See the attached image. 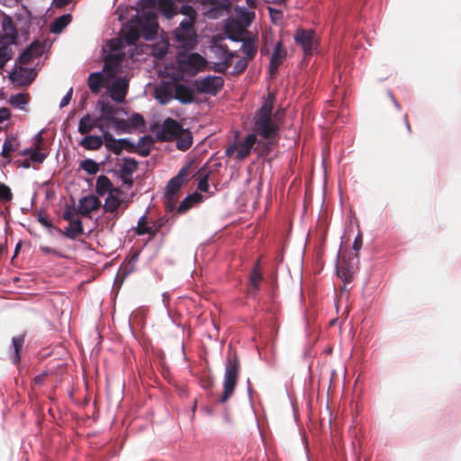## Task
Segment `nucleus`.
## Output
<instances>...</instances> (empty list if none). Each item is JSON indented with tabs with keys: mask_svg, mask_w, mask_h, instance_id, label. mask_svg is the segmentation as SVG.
Returning <instances> with one entry per match:
<instances>
[{
	"mask_svg": "<svg viewBox=\"0 0 461 461\" xmlns=\"http://www.w3.org/2000/svg\"><path fill=\"white\" fill-rule=\"evenodd\" d=\"M260 435H261V441L263 442V444L265 446V448H266V451H267V456L268 461H272L271 458H270V456H269L270 452L272 451V447L270 445L271 438L267 435V429L265 428V424H264L263 417L262 416H261V432H260Z\"/></svg>",
	"mask_w": 461,
	"mask_h": 461,
	"instance_id": "43",
	"label": "nucleus"
},
{
	"mask_svg": "<svg viewBox=\"0 0 461 461\" xmlns=\"http://www.w3.org/2000/svg\"><path fill=\"white\" fill-rule=\"evenodd\" d=\"M128 86L129 81L125 77H116L113 80L108 87L112 100L103 97L96 103L95 107L99 111L100 115H121V113L127 115L124 110L118 108L113 102L117 104L122 103L125 99Z\"/></svg>",
	"mask_w": 461,
	"mask_h": 461,
	"instance_id": "2",
	"label": "nucleus"
},
{
	"mask_svg": "<svg viewBox=\"0 0 461 461\" xmlns=\"http://www.w3.org/2000/svg\"><path fill=\"white\" fill-rule=\"evenodd\" d=\"M224 80L221 76H207L195 80V87L199 93L215 95L222 87Z\"/></svg>",
	"mask_w": 461,
	"mask_h": 461,
	"instance_id": "11",
	"label": "nucleus"
},
{
	"mask_svg": "<svg viewBox=\"0 0 461 461\" xmlns=\"http://www.w3.org/2000/svg\"><path fill=\"white\" fill-rule=\"evenodd\" d=\"M138 5L128 6L124 11L119 7V19L122 22L127 20L133 28L141 30L142 36L147 41L154 39L158 33L156 5L167 19L177 14V6L173 0H141Z\"/></svg>",
	"mask_w": 461,
	"mask_h": 461,
	"instance_id": "1",
	"label": "nucleus"
},
{
	"mask_svg": "<svg viewBox=\"0 0 461 461\" xmlns=\"http://www.w3.org/2000/svg\"><path fill=\"white\" fill-rule=\"evenodd\" d=\"M362 244H363V238H362V234L359 232L354 240V243H353L354 250H356L357 252L358 250H360Z\"/></svg>",
	"mask_w": 461,
	"mask_h": 461,
	"instance_id": "62",
	"label": "nucleus"
},
{
	"mask_svg": "<svg viewBox=\"0 0 461 461\" xmlns=\"http://www.w3.org/2000/svg\"><path fill=\"white\" fill-rule=\"evenodd\" d=\"M37 221L43 225L50 233H52V231L55 230L57 231H61L59 228L55 227L53 223L47 219L45 216H43L41 213H39L37 216Z\"/></svg>",
	"mask_w": 461,
	"mask_h": 461,
	"instance_id": "48",
	"label": "nucleus"
},
{
	"mask_svg": "<svg viewBox=\"0 0 461 461\" xmlns=\"http://www.w3.org/2000/svg\"><path fill=\"white\" fill-rule=\"evenodd\" d=\"M176 140V149L181 151L187 150L193 144L192 132L184 128V132L175 138Z\"/></svg>",
	"mask_w": 461,
	"mask_h": 461,
	"instance_id": "28",
	"label": "nucleus"
},
{
	"mask_svg": "<svg viewBox=\"0 0 461 461\" xmlns=\"http://www.w3.org/2000/svg\"><path fill=\"white\" fill-rule=\"evenodd\" d=\"M166 201L165 206L168 211H174L176 209V194H165Z\"/></svg>",
	"mask_w": 461,
	"mask_h": 461,
	"instance_id": "51",
	"label": "nucleus"
},
{
	"mask_svg": "<svg viewBox=\"0 0 461 461\" xmlns=\"http://www.w3.org/2000/svg\"><path fill=\"white\" fill-rule=\"evenodd\" d=\"M80 168L89 175H95L100 169V164L92 158H86L80 162Z\"/></svg>",
	"mask_w": 461,
	"mask_h": 461,
	"instance_id": "40",
	"label": "nucleus"
},
{
	"mask_svg": "<svg viewBox=\"0 0 461 461\" xmlns=\"http://www.w3.org/2000/svg\"><path fill=\"white\" fill-rule=\"evenodd\" d=\"M121 58L119 57H106L104 65L102 71L91 73L87 78V84L92 93H97L105 77L107 79L113 78L120 70Z\"/></svg>",
	"mask_w": 461,
	"mask_h": 461,
	"instance_id": "4",
	"label": "nucleus"
},
{
	"mask_svg": "<svg viewBox=\"0 0 461 461\" xmlns=\"http://www.w3.org/2000/svg\"><path fill=\"white\" fill-rule=\"evenodd\" d=\"M36 77V72L33 69H29L20 66L18 68H13L9 73V78L21 86L29 85Z\"/></svg>",
	"mask_w": 461,
	"mask_h": 461,
	"instance_id": "14",
	"label": "nucleus"
},
{
	"mask_svg": "<svg viewBox=\"0 0 461 461\" xmlns=\"http://www.w3.org/2000/svg\"><path fill=\"white\" fill-rule=\"evenodd\" d=\"M84 232L83 221L77 218L74 221L69 222V225L62 231L63 235L68 239L74 240Z\"/></svg>",
	"mask_w": 461,
	"mask_h": 461,
	"instance_id": "24",
	"label": "nucleus"
},
{
	"mask_svg": "<svg viewBox=\"0 0 461 461\" xmlns=\"http://www.w3.org/2000/svg\"><path fill=\"white\" fill-rule=\"evenodd\" d=\"M122 200L121 198L113 194V192H109L104 201V211L105 212H114L122 204Z\"/></svg>",
	"mask_w": 461,
	"mask_h": 461,
	"instance_id": "33",
	"label": "nucleus"
},
{
	"mask_svg": "<svg viewBox=\"0 0 461 461\" xmlns=\"http://www.w3.org/2000/svg\"><path fill=\"white\" fill-rule=\"evenodd\" d=\"M287 56V51L283 46L282 41L275 43L274 50L270 57L268 72L271 77H274L278 71L280 65L284 62Z\"/></svg>",
	"mask_w": 461,
	"mask_h": 461,
	"instance_id": "13",
	"label": "nucleus"
},
{
	"mask_svg": "<svg viewBox=\"0 0 461 461\" xmlns=\"http://www.w3.org/2000/svg\"><path fill=\"white\" fill-rule=\"evenodd\" d=\"M2 29L4 35L0 36V40L5 41L7 43H15L18 36L17 31L10 17L6 16L3 19Z\"/></svg>",
	"mask_w": 461,
	"mask_h": 461,
	"instance_id": "20",
	"label": "nucleus"
},
{
	"mask_svg": "<svg viewBox=\"0 0 461 461\" xmlns=\"http://www.w3.org/2000/svg\"><path fill=\"white\" fill-rule=\"evenodd\" d=\"M184 17L179 23V26L175 30V37L177 43L185 49H192L196 42V32L194 24L197 18L195 9L189 5H184L180 7L177 14Z\"/></svg>",
	"mask_w": 461,
	"mask_h": 461,
	"instance_id": "3",
	"label": "nucleus"
},
{
	"mask_svg": "<svg viewBox=\"0 0 461 461\" xmlns=\"http://www.w3.org/2000/svg\"><path fill=\"white\" fill-rule=\"evenodd\" d=\"M239 131H235V134H234V140H233V143L230 144L225 150V155L227 157H231L234 152L237 150L238 149V145H239Z\"/></svg>",
	"mask_w": 461,
	"mask_h": 461,
	"instance_id": "49",
	"label": "nucleus"
},
{
	"mask_svg": "<svg viewBox=\"0 0 461 461\" xmlns=\"http://www.w3.org/2000/svg\"><path fill=\"white\" fill-rule=\"evenodd\" d=\"M229 66V61L222 60L221 62L214 65V70L219 73H224L228 69Z\"/></svg>",
	"mask_w": 461,
	"mask_h": 461,
	"instance_id": "61",
	"label": "nucleus"
},
{
	"mask_svg": "<svg viewBox=\"0 0 461 461\" xmlns=\"http://www.w3.org/2000/svg\"><path fill=\"white\" fill-rule=\"evenodd\" d=\"M95 117H80L77 129L78 132L81 134L89 132L93 128H95Z\"/></svg>",
	"mask_w": 461,
	"mask_h": 461,
	"instance_id": "38",
	"label": "nucleus"
},
{
	"mask_svg": "<svg viewBox=\"0 0 461 461\" xmlns=\"http://www.w3.org/2000/svg\"><path fill=\"white\" fill-rule=\"evenodd\" d=\"M74 215H75V207L74 206H70V207H67L65 209V211L63 212V219L65 221H68L69 222L71 221H74L76 219L74 218Z\"/></svg>",
	"mask_w": 461,
	"mask_h": 461,
	"instance_id": "55",
	"label": "nucleus"
},
{
	"mask_svg": "<svg viewBox=\"0 0 461 461\" xmlns=\"http://www.w3.org/2000/svg\"><path fill=\"white\" fill-rule=\"evenodd\" d=\"M248 395H249V403H250V407H251V409H252V411L254 412V415H255L257 427L259 429V417L258 416V414H257V412L255 411L254 405L252 403V392H251V386H250L249 379L248 380Z\"/></svg>",
	"mask_w": 461,
	"mask_h": 461,
	"instance_id": "54",
	"label": "nucleus"
},
{
	"mask_svg": "<svg viewBox=\"0 0 461 461\" xmlns=\"http://www.w3.org/2000/svg\"><path fill=\"white\" fill-rule=\"evenodd\" d=\"M40 250L43 254H52V255H54L57 258H64V255L61 252H59V251H58V250H56L54 249H51L50 247H47V246H42V245L40 246Z\"/></svg>",
	"mask_w": 461,
	"mask_h": 461,
	"instance_id": "56",
	"label": "nucleus"
},
{
	"mask_svg": "<svg viewBox=\"0 0 461 461\" xmlns=\"http://www.w3.org/2000/svg\"><path fill=\"white\" fill-rule=\"evenodd\" d=\"M44 52V46L39 41H32L25 50L19 56L15 65L17 63L25 65L32 60L34 58L41 57Z\"/></svg>",
	"mask_w": 461,
	"mask_h": 461,
	"instance_id": "15",
	"label": "nucleus"
},
{
	"mask_svg": "<svg viewBox=\"0 0 461 461\" xmlns=\"http://www.w3.org/2000/svg\"><path fill=\"white\" fill-rule=\"evenodd\" d=\"M104 139L98 135H86L81 141L80 145L87 150L99 149L104 144Z\"/></svg>",
	"mask_w": 461,
	"mask_h": 461,
	"instance_id": "25",
	"label": "nucleus"
},
{
	"mask_svg": "<svg viewBox=\"0 0 461 461\" xmlns=\"http://www.w3.org/2000/svg\"><path fill=\"white\" fill-rule=\"evenodd\" d=\"M46 158L47 155L45 153L41 152L37 149H33V151L31 154L30 160L34 163L41 164Z\"/></svg>",
	"mask_w": 461,
	"mask_h": 461,
	"instance_id": "50",
	"label": "nucleus"
},
{
	"mask_svg": "<svg viewBox=\"0 0 461 461\" xmlns=\"http://www.w3.org/2000/svg\"><path fill=\"white\" fill-rule=\"evenodd\" d=\"M25 334H21L12 338L9 348V357L14 365H18L21 362V354L23 350Z\"/></svg>",
	"mask_w": 461,
	"mask_h": 461,
	"instance_id": "16",
	"label": "nucleus"
},
{
	"mask_svg": "<svg viewBox=\"0 0 461 461\" xmlns=\"http://www.w3.org/2000/svg\"><path fill=\"white\" fill-rule=\"evenodd\" d=\"M129 121V126L131 132L132 133L136 130L143 131L146 128L145 117H127Z\"/></svg>",
	"mask_w": 461,
	"mask_h": 461,
	"instance_id": "42",
	"label": "nucleus"
},
{
	"mask_svg": "<svg viewBox=\"0 0 461 461\" xmlns=\"http://www.w3.org/2000/svg\"><path fill=\"white\" fill-rule=\"evenodd\" d=\"M112 127V122L107 119H96L95 128H97L101 132L102 136L104 140L106 139L107 134H111L109 132L110 128Z\"/></svg>",
	"mask_w": 461,
	"mask_h": 461,
	"instance_id": "44",
	"label": "nucleus"
},
{
	"mask_svg": "<svg viewBox=\"0 0 461 461\" xmlns=\"http://www.w3.org/2000/svg\"><path fill=\"white\" fill-rule=\"evenodd\" d=\"M149 129L159 142L170 141L184 132L183 125L171 117H167L163 123H151Z\"/></svg>",
	"mask_w": 461,
	"mask_h": 461,
	"instance_id": "7",
	"label": "nucleus"
},
{
	"mask_svg": "<svg viewBox=\"0 0 461 461\" xmlns=\"http://www.w3.org/2000/svg\"><path fill=\"white\" fill-rule=\"evenodd\" d=\"M197 189L201 192H207L209 189V176L206 174L200 177L198 184H197Z\"/></svg>",
	"mask_w": 461,
	"mask_h": 461,
	"instance_id": "52",
	"label": "nucleus"
},
{
	"mask_svg": "<svg viewBox=\"0 0 461 461\" xmlns=\"http://www.w3.org/2000/svg\"><path fill=\"white\" fill-rule=\"evenodd\" d=\"M212 50L223 61H230V59L234 57V53L230 52L228 47L223 44H215L212 46Z\"/></svg>",
	"mask_w": 461,
	"mask_h": 461,
	"instance_id": "39",
	"label": "nucleus"
},
{
	"mask_svg": "<svg viewBox=\"0 0 461 461\" xmlns=\"http://www.w3.org/2000/svg\"><path fill=\"white\" fill-rule=\"evenodd\" d=\"M72 94H73V88L70 87L69 90L67 92V94L64 95V97L61 99V102L59 104L60 108H63L69 104V102L72 98Z\"/></svg>",
	"mask_w": 461,
	"mask_h": 461,
	"instance_id": "60",
	"label": "nucleus"
},
{
	"mask_svg": "<svg viewBox=\"0 0 461 461\" xmlns=\"http://www.w3.org/2000/svg\"><path fill=\"white\" fill-rule=\"evenodd\" d=\"M279 125L272 117H261V157H267L277 145Z\"/></svg>",
	"mask_w": 461,
	"mask_h": 461,
	"instance_id": "6",
	"label": "nucleus"
},
{
	"mask_svg": "<svg viewBox=\"0 0 461 461\" xmlns=\"http://www.w3.org/2000/svg\"><path fill=\"white\" fill-rule=\"evenodd\" d=\"M13 198V194L8 185L0 182V200L4 202H10Z\"/></svg>",
	"mask_w": 461,
	"mask_h": 461,
	"instance_id": "47",
	"label": "nucleus"
},
{
	"mask_svg": "<svg viewBox=\"0 0 461 461\" xmlns=\"http://www.w3.org/2000/svg\"><path fill=\"white\" fill-rule=\"evenodd\" d=\"M113 183L110 178L104 175H101L96 179V194L99 196H104L105 194H109L112 191Z\"/></svg>",
	"mask_w": 461,
	"mask_h": 461,
	"instance_id": "32",
	"label": "nucleus"
},
{
	"mask_svg": "<svg viewBox=\"0 0 461 461\" xmlns=\"http://www.w3.org/2000/svg\"><path fill=\"white\" fill-rule=\"evenodd\" d=\"M294 40L303 48L305 55H312L317 48L315 32L312 29H297Z\"/></svg>",
	"mask_w": 461,
	"mask_h": 461,
	"instance_id": "10",
	"label": "nucleus"
},
{
	"mask_svg": "<svg viewBox=\"0 0 461 461\" xmlns=\"http://www.w3.org/2000/svg\"><path fill=\"white\" fill-rule=\"evenodd\" d=\"M176 59L179 68L192 76L195 75L206 63L205 59L197 53L180 52Z\"/></svg>",
	"mask_w": 461,
	"mask_h": 461,
	"instance_id": "9",
	"label": "nucleus"
},
{
	"mask_svg": "<svg viewBox=\"0 0 461 461\" xmlns=\"http://www.w3.org/2000/svg\"><path fill=\"white\" fill-rule=\"evenodd\" d=\"M277 279H276V275H273L269 280L266 281L264 307H261V311L273 316H276L280 311L279 303L277 302Z\"/></svg>",
	"mask_w": 461,
	"mask_h": 461,
	"instance_id": "8",
	"label": "nucleus"
},
{
	"mask_svg": "<svg viewBox=\"0 0 461 461\" xmlns=\"http://www.w3.org/2000/svg\"><path fill=\"white\" fill-rule=\"evenodd\" d=\"M121 144L122 146L127 149L129 152L134 151L135 143L131 141L129 138H121Z\"/></svg>",
	"mask_w": 461,
	"mask_h": 461,
	"instance_id": "57",
	"label": "nucleus"
},
{
	"mask_svg": "<svg viewBox=\"0 0 461 461\" xmlns=\"http://www.w3.org/2000/svg\"><path fill=\"white\" fill-rule=\"evenodd\" d=\"M155 98L161 104H167L174 99V88L168 86H160L155 90Z\"/></svg>",
	"mask_w": 461,
	"mask_h": 461,
	"instance_id": "26",
	"label": "nucleus"
},
{
	"mask_svg": "<svg viewBox=\"0 0 461 461\" xmlns=\"http://www.w3.org/2000/svg\"><path fill=\"white\" fill-rule=\"evenodd\" d=\"M14 43H7L5 41L0 40V68H3L5 64L12 59L14 51L11 47Z\"/></svg>",
	"mask_w": 461,
	"mask_h": 461,
	"instance_id": "31",
	"label": "nucleus"
},
{
	"mask_svg": "<svg viewBox=\"0 0 461 461\" xmlns=\"http://www.w3.org/2000/svg\"><path fill=\"white\" fill-rule=\"evenodd\" d=\"M257 140V137L255 133H249L246 136L245 140L242 143L239 141L237 153L235 158L237 160L244 159L251 151L255 142Z\"/></svg>",
	"mask_w": 461,
	"mask_h": 461,
	"instance_id": "21",
	"label": "nucleus"
},
{
	"mask_svg": "<svg viewBox=\"0 0 461 461\" xmlns=\"http://www.w3.org/2000/svg\"><path fill=\"white\" fill-rule=\"evenodd\" d=\"M247 66H248L247 60L245 59H241L236 62V64L234 66L233 72L236 74H240L246 69Z\"/></svg>",
	"mask_w": 461,
	"mask_h": 461,
	"instance_id": "58",
	"label": "nucleus"
},
{
	"mask_svg": "<svg viewBox=\"0 0 461 461\" xmlns=\"http://www.w3.org/2000/svg\"><path fill=\"white\" fill-rule=\"evenodd\" d=\"M72 16L69 14H65L56 18L50 24V32L55 34L60 33L71 22Z\"/></svg>",
	"mask_w": 461,
	"mask_h": 461,
	"instance_id": "30",
	"label": "nucleus"
},
{
	"mask_svg": "<svg viewBox=\"0 0 461 461\" xmlns=\"http://www.w3.org/2000/svg\"><path fill=\"white\" fill-rule=\"evenodd\" d=\"M146 219V214H143L139 218L137 226L134 228V231L139 236L149 234L152 238L157 234L158 230L161 228V224L156 225L155 223H152L151 226H141V223L145 222Z\"/></svg>",
	"mask_w": 461,
	"mask_h": 461,
	"instance_id": "23",
	"label": "nucleus"
},
{
	"mask_svg": "<svg viewBox=\"0 0 461 461\" xmlns=\"http://www.w3.org/2000/svg\"><path fill=\"white\" fill-rule=\"evenodd\" d=\"M191 195H187L179 204L177 211L182 213L187 211L191 207V203L189 202Z\"/></svg>",
	"mask_w": 461,
	"mask_h": 461,
	"instance_id": "59",
	"label": "nucleus"
},
{
	"mask_svg": "<svg viewBox=\"0 0 461 461\" xmlns=\"http://www.w3.org/2000/svg\"><path fill=\"white\" fill-rule=\"evenodd\" d=\"M156 140V138H153L151 135H143L140 137L138 142L135 143L134 151L140 157L146 158L150 154Z\"/></svg>",
	"mask_w": 461,
	"mask_h": 461,
	"instance_id": "18",
	"label": "nucleus"
},
{
	"mask_svg": "<svg viewBox=\"0 0 461 461\" xmlns=\"http://www.w3.org/2000/svg\"><path fill=\"white\" fill-rule=\"evenodd\" d=\"M121 181L122 182L123 185H128L129 187H131L133 185V180H132L131 176L122 174Z\"/></svg>",
	"mask_w": 461,
	"mask_h": 461,
	"instance_id": "64",
	"label": "nucleus"
},
{
	"mask_svg": "<svg viewBox=\"0 0 461 461\" xmlns=\"http://www.w3.org/2000/svg\"><path fill=\"white\" fill-rule=\"evenodd\" d=\"M95 119H107L112 122V128L117 134H131L128 118L122 117H95Z\"/></svg>",
	"mask_w": 461,
	"mask_h": 461,
	"instance_id": "22",
	"label": "nucleus"
},
{
	"mask_svg": "<svg viewBox=\"0 0 461 461\" xmlns=\"http://www.w3.org/2000/svg\"><path fill=\"white\" fill-rule=\"evenodd\" d=\"M47 374L48 373L46 371H44V372L39 374L38 375H36L33 380L34 384L37 385L42 384L45 381V377H46Z\"/></svg>",
	"mask_w": 461,
	"mask_h": 461,
	"instance_id": "63",
	"label": "nucleus"
},
{
	"mask_svg": "<svg viewBox=\"0 0 461 461\" xmlns=\"http://www.w3.org/2000/svg\"><path fill=\"white\" fill-rule=\"evenodd\" d=\"M27 103V96L23 94H17L15 95H12L10 98V104L12 106L21 111H26Z\"/></svg>",
	"mask_w": 461,
	"mask_h": 461,
	"instance_id": "41",
	"label": "nucleus"
},
{
	"mask_svg": "<svg viewBox=\"0 0 461 461\" xmlns=\"http://www.w3.org/2000/svg\"><path fill=\"white\" fill-rule=\"evenodd\" d=\"M101 205V201L94 194H88L80 198L77 211L83 216L89 214Z\"/></svg>",
	"mask_w": 461,
	"mask_h": 461,
	"instance_id": "17",
	"label": "nucleus"
},
{
	"mask_svg": "<svg viewBox=\"0 0 461 461\" xmlns=\"http://www.w3.org/2000/svg\"><path fill=\"white\" fill-rule=\"evenodd\" d=\"M241 43L240 50H242L247 56H250L253 53V46L249 41L245 38Z\"/></svg>",
	"mask_w": 461,
	"mask_h": 461,
	"instance_id": "53",
	"label": "nucleus"
},
{
	"mask_svg": "<svg viewBox=\"0 0 461 461\" xmlns=\"http://www.w3.org/2000/svg\"><path fill=\"white\" fill-rule=\"evenodd\" d=\"M191 163H187L184 166L176 176H173L167 184L166 189L167 194H176L184 184V177L186 171L188 170Z\"/></svg>",
	"mask_w": 461,
	"mask_h": 461,
	"instance_id": "19",
	"label": "nucleus"
},
{
	"mask_svg": "<svg viewBox=\"0 0 461 461\" xmlns=\"http://www.w3.org/2000/svg\"><path fill=\"white\" fill-rule=\"evenodd\" d=\"M234 10L236 14L235 19L245 25L249 26L255 17V13L249 11L246 6L237 5Z\"/></svg>",
	"mask_w": 461,
	"mask_h": 461,
	"instance_id": "29",
	"label": "nucleus"
},
{
	"mask_svg": "<svg viewBox=\"0 0 461 461\" xmlns=\"http://www.w3.org/2000/svg\"><path fill=\"white\" fill-rule=\"evenodd\" d=\"M174 99L178 100L181 104H191L194 101L193 93L184 86H176L174 87Z\"/></svg>",
	"mask_w": 461,
	"mask_h": 461,
	"instance_id": "27",
	"label": "nucleus"
},
{
	"mask_svg": "<svg viewBox=\"0 0 461 461\" xmlns=\"http://www.w3.org/2000/svg\"><path fill=\"white\" fill-rule=\"evenodd\" d=\"M104 145L108 151H111L115 155H120L123 149L121 144V140L113 138L112 134H107L106 139L104 140Z\"/></svg>",
	"mask_w": 461,
	"mask_h": 461,
	"instance_id": "35",
	"label": "nucleus"
},
{
	"mask_svg": "<svg viewBox=\"0 0 461 461\" xmlns=\"http://www.w3.org/2000/svg\"><path fill=\"white\" fill-rule=\"evenodd\" d=\"M337 275L343 281L344 288H346V285L353 280L354 271L347 264L341 263L337 269Z\"/></svg>",
	"mask_w": 461,
	"mask_h": 461,
	"instance_id": "36",
	"label": "nucleus"
},
{
	"mask_svg": "<svg viewBox=\"0 0 461 461\" xmlns=\"http://www.w3.org/2000/svg\"><path fill=\"white\" fill-rule=\"evenodd\" d=\"M249 26L237 21L235 18H228L224 26L227 38L234 42L243 41L247 35Z\"/></svg>",
	"mask_w": 461,
	"mask_h": 461,
	"instance_id": "12",
	"label": "nucleus"
},
{
	"mask_svg": "<svg viewBox=\"0 0 461 461\" xmlns=\"http://www.w3.org/2000/svg\"><path fill=\"white\" fill-rule=\"evenodd\" d=\"M18 148V142L13 137L7 136L3 144L0 156L5 158L10 157L11 153L15 151Z\"/></svg>",
	"mask_w": 461,
	"mask_h": 461,
	"instance_id": "37",
	"label": "nucleus"
},
{
	"mask_svg": "<svg viewBox=\"0 0 461 461\" xmlns=\"http://www.w3.org/2000/svg\"><path fill=\"white\" fill-rule=\"evenodd\" d=\"M265 7L267 8L269 16L274 23L278 24L282 22L283 13L281 9L271 7L270 5H265Z\"/></svg>",
	"mask_w": 461,
	"mask_h": 461,
	"instance_id": "46",
	"label": "nucleus"
},
{
	"mask_svg": "<svg viewBox=\"0 0 461 461\" xmlns=\"http://www.w3.org/2000/svg\"><path fill=\"white\" fill-rule=\"evenodd\" d=\"M139 162L134 158L124 157L120 172L123 175L132 176L138 167Z\"/></svg>",
	"mask_w": 461,
	"mask_h": 461,
	"instance_id": "34",
	"label": "nucleus"
},
{
	"mask_svg": "<svg viewBox=\"0 0 461 461\" xmlns=\"http://www.w3.org/2000/svg\"><path fill=\"white\" fill-rule=\"evenodd\" d=\"M250 284L256 290L259 287V258L255 260L254 269L250 276Z\"/></svg>",
	"mask_w": 461,
	"mask_h": 461,
	"instance_id": "45",
	"label": "nucleus"
},
{
	"mask_svg": "<svg viewBox=\"0 0 461 461\" xmlns=\"http://www.w3.org/2000/svg\"><path fill=\"white\" fill-rule=\"evenodd\" d=\"M240 365L236 354H229L225 363V373L223 377V393L220 402L224 403L233 393L239 375Z\"/></svg>",
	"mask_w": 461,
	"mask_h": 461,
	"instance_id": "5",
	"label": "nucleus"
}]
</instances>
